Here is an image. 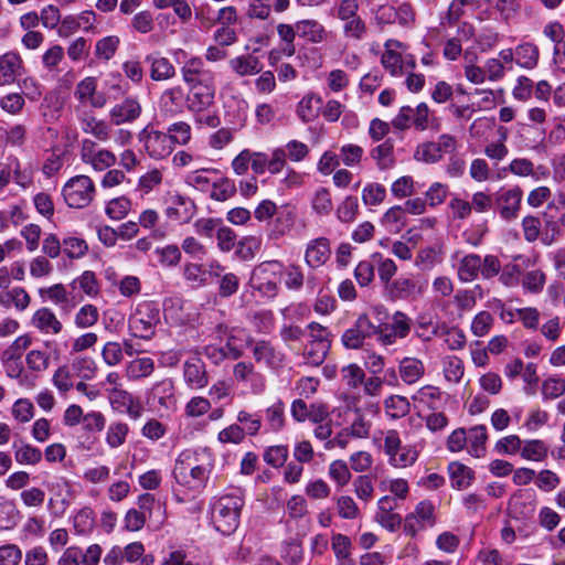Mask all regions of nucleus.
<instances>
[{"label": "nucleus", "instance_id": "f257e3e1", "mask_svg": "<svg viewBox=\"0 0 565 565\" xmlns=\"http://www.w3.org/2000/svg\"><path fill=\"white\" fill-rule=\"evenodd\" d=\"M212 468L209 456L204 458L198 451L186 449L178 456L172 473L179 484L195 490L205 486Z\"/></svg>", "mask_w": 565, "mask_h": 565}, {"label": "nucleus", "instance_id": "f03ea898", "mask_svg": "<svg viewBox=\"0 0 565 565\" xmlns=\"http://www.w3.org/2000/svg\"><path fill=\"white\" fill-rule=\"evenodd\" d=\"M244 499L241 494L231 493L216 499L212 505L211 519L216 531L231 535L238 527Z\"/></svg>", "mask_w": 565, "mask_h": 565}, {"label": "nucleus", "instance_id": "7ed1b4c3", "mask_svg": "<svg viewBox=\"0 0 565 565\" xmlns=\"http://www.w3.org/2000/svg\"><path fill=\"white\" fill-rule=\"evenodd\" d=\"M284 269V264L279 260L260 263L255 267L250 277L253 288L267 297H274L277 294Z\"/></svg>", "mask_w": 565, "mask_h": 565}, {"label": "nucleus", "instance_id": "20e7f679", "mask_svg": "<svg viewBox=\"0 0 565 565\" xmlns=\"http://www.w3.org/2000/svg\"><path fill=\"white\" fill-rule=\"evenodd\" d=\"M62 194L70 207L83 209L93 201L95 184L88 175H75L64 184Z\"/></svg>", "mask_w": 565, "mask_h": 565}, {"label": "nucleus", "instance_id": "39448f33", "mask_svg": "<svg viewBox=\"0 0 565 565\" xmlns=\"http://www.w3.org/2000/svg\"><path fill=\"white\" fill-rule=\"evenodd\" d=\"M160 321V311L152 302L140 303L129 318V330L134 337L149 340L154 334V328Z\"/></svg>", "mask_w": 565, "mask_h": 565}, {"label": "nucleus", "instance_id": "423d86ee", "mask_svg": "<svg viewBox=\"0 0 565 565\" xmlns=\"http://www.w3.org/2000/svg\"><path fill=\"white\" fill-rule=\"evenodd\" d=\"M384 452L388 457L390 465L395 468L409 467L418 457V452L414 447L402 445L399 434L395 429H390L385 433Z\"/></svg>", "mask_w": 565, "mask_h": 565}, {"label": "nucleus", "instance_id": "0eeeda50", "mask_svg": "<svg viewBox=\"0 0 565 565\" xmlns=\"http://www.w3.org/2000/svg\"><path fill=\"white\" fill-rule=\"evenodd\" d=\"M139 140L146 152L156 160L164 159L173 151L171 137L149 125L140 131Z\"/></svg>", "mask_w": 565, "mask_h": 565}, {"label": "nucleus", "instance_id": "6e6552de", "mask_svg": "<svg viewBox=\"0 0 565 565\" xmlns=\"http://www.w3.org/2000/svg\"><path fill=\"white\" fill-rule=\"evenodd\" d=\"M435 507L430 501H420L414 512L406 515L404 521V532L414 537L419 531L434 526Z\"/></svg>", "mask_w": 565, "mask_h": 565}, {"label": "nucleus", "instance_id": "1a4fd4ad", "mask_svg": "<svg viewBox=\"0 0 565 565\" xmlns=\"http://www.w3.org/2000/svg\"><path fill=\"white\" fill-rule=\"evenodd\" d=\"M523 191L520 186L501 189L495 193L493 209L504 221L515 220L521 209Z\"/></svg>", "mask_w": 565, "mask_h": 565}, {"label": "nucleus", "instance_id": "9d476101", "mask_svg": "<svg viewBox=\"0 0 565 565\" xmlns=\"http://www.w3.org/2000/svg\"><path fill=\"white\" fill-rule=\"evenodd\" d=\"M297 221V207L291 203L282 204L274 220L269 223L267 238L279 241L290 234Z\"/></svg>", "mask_w": 565, "mask_h": 565}, {"label": "nucleus", "instance_id": "9b49d317", "mask_svg": "<svg viewBox=\"0 0 565 565\" xmlns=\"http://www.w3.org/2000/svg\"><path fill=\"white\" fill-rule=\"evenodd\" d=\"M377 332V326H374L366 315L358 317L353 326L347 329L342 337V344L350 350L362 348L365 339Z\"/></svg>", "mask_w": 565, "mask_h": 565}, {"label": "nucleus", "instance_id": "f8f14e48", "mask_svg": "<svg viewBox=\"0 0 565 565\" xmlns=\"http://www.w3.org/2000/svg\"><path fill=\"white\" fill-rule=\"evenodd\" d=\"M24 71L21 55L15 51L6 52L0 56V86L14 84Z\"/></svg>", "mask_w": 565, "mask_h": 565}, {"label": "nucleus", "instance_id": "ddd939ff", "mask_svg": "<svg viewBox=\"0 0 565 565\" xmlns=\"http://www.w3.org/2000/svg\"><path fill=\"white\" fill-rule=\"evenodd\" d=\"M142 108L139 100L136 97H126L121 103L116 104L109 110L110 121L120 126L124 124L134 122L141 115Z\"/></svg>", "mask_w": 565, "mask_h": 565}, {"label": "nucleus", "instance_id": "4468645a", "mask_svg": "<svg viewBox=\"0 0 565 565\" xmlns=\"http://www.w3.org/2000/svg\"><path fill=\"white\" fill-rule=\"evenodd\" d=\"M138 510L145 515L147 521L156 529H159L164 523L166 505L154 498L151 493H143L138 497Z\"/></svg>", "mask_w": 565, "mask_h": 565}, {"label": "nucleus", "instance_id": "2eb2a0df", "mask_svg": "<svg viewBox=\"0 0 565 565\" xmlns=\"http://www.w3.org/2000/svg\"><path fill=\"white\" fill-rule=\"evenodd\" d=\"M189 108L192 111H203L214 103L215 86L212 81L190 85Z\"/></svg>", "mask_w": 565, "mask_h": 565}, {"label": "nucleus", "instance_id": "dca6fc26", "mask_svg": "<svg viewBox=\"0 0 565 565\" xmlns=\"http://www.w3.org/2000/svg\"><path fill=\"white\" fill-rule=\"evenodd\" d=\"M377 407L370 405L367 407L354 408L353 419L347 427L353 438H367L372 429V417L376 414Z\"/></svg>", "mask_w": 565, "mask_h": 565}, {"label": "nucleus", "instance_id": "f3484780", "mask_svg": "<svg viewBox=\"0 0 565 565\" xmlns=\"http://www.w3.org/2000/svg\"><path fill=\"white\" fill-rule=\"evenodd\" d=\"M77 119L81 128L85 134L93 135L100 141H106L110 138V127L104 120L97 119L90 111L76 109Z\"/></svg>", "mask_w": 565, "mask_h": 565}, {"label": "nucleus", "instance_id": "a211bd4d", "mask_svg": "<svg viewBox=\"0 0 565 565\" xmlns=\"http://www.w3.org/2000/svg\"><path fill=\"white\" fill-rule=\"evenodd\" d=\"M183 377L185 383L195 390L203 388L209 383V376L205 363L198 356H193L184 362Z\"/></svg>", "mask_w": 565, "mask_h": 565}, {"label": "nucleus", "instance_id": "6ab92c4d", "mask_svg": "<svg viewBox=\"0 0 565 565\" xmlns=\"http://www.w3.org/2000/svg\"><path fill=\"white\" fill-rule=\"evenodd\" d=\"M31 324L43 334L56 335L63 330V323L47 307H42L33 313Z\"/></svg>", "mask_w": 565, "mask_h": 565}, {"label": "nucleus", "instance_id": "aec40b11", "mask_svg": "<svg viewBox=\"0 0 565 565\" xmlns=\"http://www.w3.org/2000/svg\"><path fill=\"white\" fill-rule=\"evenodd\" d=\"M181 74L188 85L214 79L213 73L205 68L204 61L198 56H192L184 62Z\"/></svg>", "mask_w": 565, "mask_h": 565}, {"label": "nucleus", "instance_id": "412c9836", "mask_svg": "<svg viewBox=\"0 0 565 565\" xmlns=\"http://www.w3.org/2000/svg\"><path fill=\"white\" fill-rule=\"evenodd\" d=\"M330 255V241L326 237H319L310 241L307 245L305 260L308 266L318 268L327 263Z\"/></svg>", "mask_w": 565, "mask_h": 565}, {"label": "nucleus", "instance_id": "4be33fe9", "mask_svg": "<svg viewBox=\"0 0 565 565\" xmlns=\"http://www.w3.org/2000/svg\"><path fill=\"white\" fill-rule=\"evenodd\" d=\"M39 295L43 300H50L54 305L58 306L65 313H68L75 307V303L72 301L71 294L66 290L63 284H55L50 287L40 288Z\"/></svg>", "mask_w": 565, "mask_h": 565}, {"label": "nucleus", "instance_id": "5701e85b", "mask_svg": "<svg viewBox=\"0 0 565 565\" xmlns=\"http://www.w3.org/2000/svg\"><path fill=\"white\" fill-rule=\"evenodd\" d=\"M195 213L194 202L182 195L172 198L171 205L167 209V215L181 223L189 222Z\"/></svg>", "mask_w": 565, "mask_h": 565}, {"label": "nucleus", "instance_id": "b1692460", "mask_svg": "<svg viewBox=\"0 0 565 565\" xmlns=\"http://www.w3.org/2000/svg\"><path fill=\"white\" fill-rule=\"evenodd\" d=\"M392 299H407L420 294L416 281L407 277H399L385 287Z\"/></svg>", "mask_w": 565, "mask_h": 565}, {"label": "nucleus", "instance_id": "393cba45", "mask_svg": "<svg viewBox=\"0 0 565 565\" xmlns=\"http://www.w3.org/2000/svg\"><path fill=\"white\" fill-rule=\"evenodd\" d=\"M370 157L375 161L380 170L392 169L395 164L394 142L391 139H386L371 149Z\"/></svg>", "mask_w": 565, "mask_h": 565}, {"label": "nucleus", "instance_id": "a878e982", "mask_svg": "<svg viewBox=\"0 0 565 565\" xmlns=\"http://www.w3.org/2000/svg\"><path fill=\"white\" fill-rule=\"evenodd\" d=\"M151 397L164 409L173 408L177 404L173 382L166 379L156 383L151 390Z\"/></svg>", "mask_w": 565, "mask_h": 565}, {"label": "nucleus", "instance_id": "bb28decb", "mask_svg": "<svg viewBox=\"0 0 565 565\" xmlns=\"http://www.w3.org/2000/svg\"><path fill=\"white\" fill-rule=\"evenodd\" d=\"M401 43L398 41L388 40L385 43V51L382 54V65L385 70H387L393 76H398L402 74L403 68V60L398 52L395 51L394 47H399Z\"/></svg>", "mask_w": 565, "mask_h": 565}, {"label": "nucleus", "instance_id": "cd10ccee", "mask_svg": "<svg viewBox=\"0 0 565 565\" xmlns=\"http://www.w3.org/2000/svg\"><path fill=\"white\" fill-rule=\"evenodd\" d=\"M31 302V297L22 287H13L0 294V305L3 307L13 306L19 311H24Z\"/></svg>", "mask_w": 565, "mask_h": 565}, {"label": "nucleus", "instance_id": "c85d7f7f", "mask_svg": "<svg viewBox=\"0 0 565 565\" xmlns=\"http://www.w3.org/2000/svg\"><path fill=\"white\" fill-rule=\"evenodd\" d=\"M296 32L299 36L307 39L312 43L322 42L327 32L317 20H300L296 23Z\"/></svg>", "mask_w": 565, "mask_h": 565}, {"label": "nucleus", "instance_id": "c756f323", "mask_svg": "<svg viewBox=\"0 0 565 565\" xmlns=\"http://www.w3.org/2000/svg\"><path fill=\"white\" fill-rule=\"evenodd\" d=\"M448 472L452 488H456L458 490H463L468 488L475 478L473 471L469 467L458 461L449 463Z\"/></svg>", "mask_w": 565, "mask_h": 565}, {"label": "nucleus", "instance_id": "7c9ffc66", "mask_svg": "<svg viewBox=\"0 0 565 565\" xmlns=\"http://www.w3.org/2000/svg\"><path fill=\"white\" fill-rule=\"evenodd\" d=\"M147 62L150 63V77L153 81H166L175 74L174 66L167 57L150 55L147 56Z\"/></svg>", "mask_w": 565, "mask_h": 565}, {"label": "nucleus", "instance_id": "2f4dec72", "mask_svg": "<svg viewBox=\"0 0 565 565\" xmlns=\"http://www.w3.org/2000/svg\"><path fill=\"white\" fill-rule=\"evenodd\" d=\"M515 63L526 70L534 68L539 63L540 51L533 43L519 44L515 50Z\"/></svg>", "mask_w": 565, "mask_h": 565}, {"label": "nucleus", "instance_id": "473e14b6", "mask_svg": "<svg viewBox=\"0 0 565 565\" xmlns=\"http://www.w3.org/2000/svg\"><path fill=\"white\" fill-rule=\"evenodd\" d=\"M230 66L239 76L254 75L262 71L259 58L250 54L232 58Z\"/></svg>", "mask_w": 565, "mask_h": 565}, {"label": "nucleus", "instance_id": "72a5a7b5", "mask_svg": "<svg viewBox=\"0 0 565 565\" xmlns=\"http://www.w3.org/2000/svg\"><path fill=\"white\" fill-rule=\"evenodd\" d=\"M14 458L20 465H38L42 459V451L28 443H13Z\"/></svg>", "mask_w": 565, "mask_h": 565}, {"label": "nucleus", "instance_id": "f704fd0d", "mask_svg": "<svg viewBox=\"0 0 565 565\" xmlns=\"http://www.w3.org/2000/svg\"><path fill=\"white\" fill-rule=\"evenodd\" d=\"M425 372L424 364L420 360L414 358H405L399 364V374L406 384L417 382Z\"/></svg>", "mask_w": 565, "mask_h": 565}, {"label": "nucleus", "instance_id": "c9c22d12", "mask_svg": "<svg viewBox=\"0 0 565 565\" xmlns=\"http://www.w3.org/2000/svg\"><path fill=\"white\" fill-rule=\"evenodd\" d=\"M481 269V257L477 254L466 255L459 263L458 277L461 281L469 282L478 277Z\"/></svg>", "mask_w": 565, "mask_h": 565}, {"label": "nucleus", "instance_id": "e433bc0d", "mask_svg": "<svg viewBox=\"0 0 565 565\" xmlns=\"http://www.w3.org/2000/svg\"><path fill=\"white\" fill-rule=\"evenodd\" d=\"M154 371V362L150 358H138L127 363L126 376L130 380H139L150 376Z\"/></svg>", "mask_w": 565, "mask_h": 565}, {"label": "nucleus", "instance_id": "4c0bfd02", "mask_svg": "<svg viewBox=\"0 0 565 565\" xmlns=\"http://www.w3.org/2000/svg\"><path fill=\"white\" fill-rule=\"evenodd\" d=\"M183 100V88L181 86H174L163 92L160 103L164 111L174 114L181 110Z\"/></svg>", "mask_w": 565, "mask_h": 565}, {"label": "nucleus", "instance_id": "58836bf2", "mask_svg": "<svg viewBox=\"0 0 565 565\" xmlns=\"http://www.w3.org/2000/svg\"><path fill=\"white\" fill-rule=\"evenodd\" d=\"M252 352L256 362H264L268 366H274L279 362L274 347L265 340L253 343Z\"/></svg>", "mask_w": 565, "mask_h": 565}, {"label": "nucleus", "instance_id": "ea45409f", "mask_svg": "<svg viewBox=\"0 0 565 565\" xmlns=\"http://www.w3.org/2000/svg\"><path fill=\"white\" fill-rule=\"evenodd\" d=\"M322 98L315 94L305 96L298 104L297 114L303 122L311 121L317 116V109L321 106Z\"/></svg>", "mask_w": 565, "mask_h": 565}, {"label": "nucleus", "instance_id": "a19ab883", "mask_svg": "<svg viewBox=\"0 0 565 565\" xmlns=\"http://www.w3.org/2000/svg\"><path fill=\"white\" fill-rule=\"evenodd\" d=\"M266 423L271 431H280L286 422L285 417V404L282 401L278 399L273 405L266 408Z\"/></svg>", "mask_w": 565, "mask_h": 565}, {"label": "nucleus", "instance_id": "79ce46f5", "mask_svg": "<svg viewBox=\"0 0 565 565\" xmlns=\"http://www.w3.org/2000/svg\"><path fill=\"white\" fill-rule=\"evenodd\" d=\"M488 439L487 428L483 425H477L469 429L468 441L470 444L469 452L480 458L486 450V441Z\"/></svg>", "mask_w": 565, "mask_h": 565}, {"label": "nucleus", "instance_id": "37998d69", "mask_svg": "<svg viewBox=\"0 0 565 565\" xmlns=\"http://www.w3.org/2000/svg\"><path fill=\"white\" fill-rule=\"evenodd\" d=\"M359 0H337L330 14L340 21L350 20V18L359 15Z\"/></svg>", "mask_w": 565, "mask_h": 565}, {"label": "nucleus", "instance_id": "c03bdc74", "mask_svg": "<svg viewBox=\"0 0 565 565\" xmlns=\"http://www.w3.org/2000/svg\"><path fill=\"white\" fill-rule=\"evenodd\" d=\"M444 375L448 382L459 383L465 373L463 362L460 358L451 355L443 361Z\"/></svg>", "mask_w": 565, "mask_h": 565}, {"label": "nucleus", "instance_id": "a18cd8bd", "mask_svg": "<svg viewBox=\"0 0 565 565\" xmlns=\"http://www.w3.org/2000/svg\"><path fill=\"white\" fill-rule=\"evenodd\" d=\"M331 344L308 342L303 350L307 363L318 366L326 360Z\"/></svg>", "mask_w": 565, "mask_h": 565}, {"label": "nucleus", "instance_id": "49530a36", "mask_svg": "<svg viewBox=\"0 0 565 565\" xmlns=\"http://www.w3.org/2000/svg\"><path fill=\"white\" fill-rule=\"evenodd\" d=\"M237 189L235 182L228 178H222L213 183L211 198L215 201L224 202L233 198Z\"/></svg>", "mask_w": 565, "mask_h": 565}, {"label": "nucleus", "instance_id": "de8ad7c7", "mask_svg": "<svg viewBox=\"0 0 565 565\" xmlns=\"http://www.w3.org/2000/svg\"><path fill=\"white\" fill-rule=\"evenodd\" d=\"M414 159L425 163H436L443 159L435 146V141H427L418 145L414 152Z\"/></svg>", "mask_w": 565, "mask_h": 565}, {"label": "nucleus", "instance_id": "09e8293b", "mask_svg": "<svg viewBox=\"0 0 565 565\" xmlns=\"http://www.w3.org/2000/svg\"><path fill=\"white\" fill-rule=\"evenodd\" d=\"M359 212V202L355 196H347L337 209V217L343 223L353 222Z\"/></svg>", "mask_w": 565, "mask_h": 565}, {"label": "nucleus", "instance_id": "8fccbe9b", "mask_svg": "<svg viewBox=\"0 0 565 565\" xmlns=\"http://www.w3.org/2000/svg\"><path fill=\"white\" fill-rule=\"evenodd\" d=\"M386 196L385 188L380 183H367L362 190V201L365 205H379Z\"/></svg>", "mask_w": 565, "mask_h": 565}, {"label": "nucleus", "instance_id": "3c124183", "mask_svg": "<svg viewBox=\"0 0 565 565\" xmlns=\"http://www.w3.org/2000/svg\"><path fill=\"white\" fill-rule=\"evenodd\" d=\"M565 394V380L552 376L543 381L542 395L545 399H555Z\"/></svg>", "mask_w": 565, "mask_h": 565}, {"label": "nucleus", "instance_id": "603ef678", "mask_svg": "<svg viewBox=\"0 0 565 565\" xmlns=\"http://www.w3.org/2000/svg\"><path fill=\"white\" fill-rule=\"evenodd\" d=\"M98 309L94 305L83 306L75 315V324L81 329L90 328L97 323Z\"/></svg>", "mask_w": 565, "mask_h": 565}, {"label": "nucleus", "instance_id": "864d4df0", "mask_svg": "<svg viewBox=\"0 0 565 565\" xmlns=\"http://www.w3.org/2000/svg\"><path fill=\"white\" fill-rule=\"evenodd\" d=\"M129 427L125 423H113L106 434V441L111 448H117L126 441Z\"/></svg>", "mask_w": 565, "mask_h": 565}, {"label": "nucleus", "instance_id": "5fc2aeb1", "mask_svg": "<svg viewBox=\"0 0 565 565\" xmlns=\"http://www.w3.org/2000/svg\"><path fill=\"white\" fill-rule=\"evenodd\" d=\"M167 134L171 137L172 146L174 143L184 146L191 139V126L185 121H177L168 128Z\"/></svg>", "mask_w": 565, "mask_h": 565}, {"label": "nucleus", "instance_id": "6e6d98bb", "mask_svg": "<svg viewBox=\"0 0 565 565\" xmlns=\"http://www.w3.org/2000/svg\"><path fill=\"white\" fill-rule=\"evenodd\" d=\"M521 456L526 460L541 461L546 458L547 448L542 440H530L522 448Z\"/></svg>", "mask_w": 565, "mask_h": 565}, {"label": "nucleus", "instance_id": "4d7b16f0", "mask_svg": "<svg viewBox=\"0 0 565 565\" xmlns=\"http://www.w3.org/2000/svg\"><path fill=\"white\" fill-rule=\"evenodd\" d=\"M521 225L524 239L527 243H533L541 238L542 223L539 217L534 215H527L523 217Z\"/></svg>", "mask_w": 565, "mask_h": 565}, {"label": "nucleus", "instance_id": "13d9d810", "mask_svg": "<svg viewBox=\"0 0 565 565\" xmlns=\"http://www.w3.org/2000/svg\"><path fill=\"white\" fill-rule=\"evenodd\" d=\"M102 358L108 366H116L120 364L124 360L121 344L115 341L106 342L102 350Z\"/></svg>", "mask_w": 565, "mask_h": 565}, {"label": "nucleus", "instance_id": "bf43d9fd", "mask_svg": "<svg viewBox=\"0 0 565 565\" xmlns=\"http://www.w3.org/2000/svg\"><path fill=\"white\" fill-rule=\"evenodd\" d=\"M384 404L387 415L393 418L403 417L409 412V403L403 396H391L385 399Z\"/></svg>", "mask_w": 565, "mask_h": 565}, {"label": "nucleus", "instance_id": "052dcab7", "mask_svg": "<svg viewBox=\"0 0 565 565\" xmlns=\"http://www.w3.org/2000/svg\"><path fill=\"white\" fill-rule=\"evenodd\" d=\"M260 248V239L256 236H246L237 243L236 254L239 258L248 260L254 258Z\"/></svg>", "mask_w": 565, "mask_h": 565}, {"label": "nucleus", "instance_id": "680f3d73", "mask_svg": "<svg viewBox=\"0 0 565 565\" xmlns=\"http://www.w3.org/2000/svg\"><path fill=\"white\" fill-rule=\"evenodd\" d=\"M343 33L348 38H352L354 40H361L366 34V23L362 20L360 15L350 18V20H343Z\"/></svg>", "mask_w": 565, "mask_h": 565}, {"label": "nucleus", "instance_id": "e2e57ef3", "mask_svg": "<svg viewBox=\"0 0 565 565\" xmlns=\"http://www.w3.org/2000/svg\"><path fill=\"white\" fill-rule=\"evenodd\" d=\"M130 206L131 203L127 198H116L108 202L106 214L113 220H121L128 214Z\"/></svg>", "mask_w": 565, "mask_h": 565}, {"label": "nucleus", "instance_id": "0e129e2a", "mask_svg": "<svg viewBox=\"0 0 565 565\" xmlns=\"http://www.w3.org/2000/svg\"><path fill=\"white\" fill-rule=\"evenodd\" d=\"M342 380L349 387L356 388L365 379V373L358 364H349L341 369Z\"/></svg>", "mask_w": 565, "mask_h": 565}, {"label": "nucleus", "instance_id": "69168bd1", "mask_svg": "<svg viewBox=\"0 0 565 565\" xmlns=\"http://www.w3.org/2000/svg\"><path fill=\"white\" fill-rule=\"evenodd\" d=\"M493 324V317L488 311H480L471 322V332L476 337H484L490 332Z\"/></svg>", "mask_w": 565, "mask_h": 565}, {"label": "nucleus", "instance_id": "338daca9", "mask_svg": "<svg viewBox=\"0 0 565 565\" xmlns=\"http://www.w3.org/2000/svg\"><path fill=\"white\" fill-rule=\"evenodd\" d=\"M24 105V98L19 93H10L0 98V108L11 115L20 114Z\"/></svg>", "mask_w": 565, "mask_h": 565}, {"label": "nucleus", "instance_id": "774afa93", "mask_svg": "<svg viewBox=\"0 0 565 565\" xmlns=\"http://www.w3.org/2000/svg\"><path fill=\"white\" fill-rule=\"evenodd\" d=\"M88 250L86 242L77 237H68L63 241V252L70 258H81Z\"/></svg>", "mask_w": 565, "mask_h": 565}]
</instances>
